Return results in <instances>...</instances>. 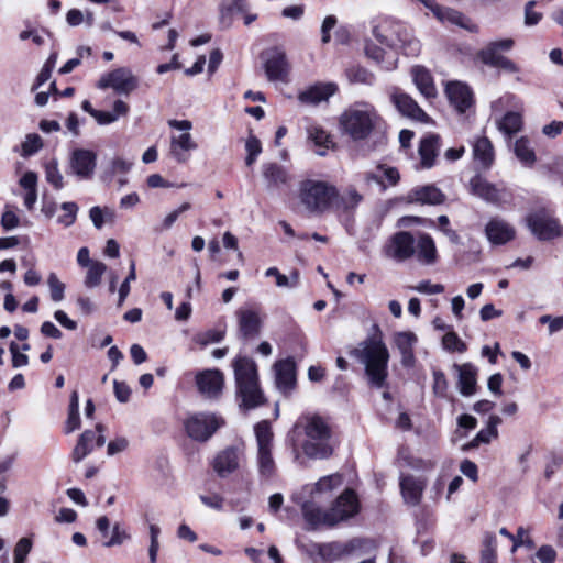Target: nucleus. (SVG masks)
<instances>
[{"instance_id": "nucleus-1", "label": "nucleus", "mask_w": 563, "mask_h": 563, "mask_svg": "<svg viewBox=\"0 0 563 563\" xmlns=\"http://www.w3.org/2000/svg\"><path fill=\"white\" fill-rule=\"evenodd\" d=\"M288 439L297 462L301 460L299 449L310 460L329 459L334 451L332 429L328 421L319 415L301 416L288 434Z\"/></svg>"}, {"instance_id": "nucleus-2", "label": "nucleus", "mask_w": 563, "mask_h": 563, "mask_svg": "<svg viewBox=\"0 0 563 563\" xmlns=\"http://www.w3.org/2000/svg\"><path fill=\"white\" fill-rule=\"evenodd\" d=\"M372 330V333L361 341L350 354L364 366L368 385L380 389L387 383L390 354L379 327L374 324Z\"/></svg>"}, {"instance_id": "nucleus-3", "label": "nucleus", "mask_w": 563, "mask_h": 563, "mask_svg": "<svg viewBox=\"0 0 563 563\" xmlns=\"http://www.w3.org/2000/svg\"><path fill=\"white\" fill-rule=\"evenodd\" d=\"M379 121L380 117L374 106L355 102L341 113L339 129L342 135L353 141H363L372 134Z\"/></svg>"}, {"instance_id": "nucleus-4", "label": "nucleus", "mask_w": 563, "mask_h": 563, "mask_svg": "<svg viewBox=\"0 0 563 563\" xmlns=\"http://www.w3.org/2000/svg\"><path fill=\"white\" fill-rule=\"evenodd\" d=\"M358 508L356 495L353 490L346 489L329 510H322L312 504H305L303 516L307 522L313 527L320 525L334 526L356 515Z\"/></svg>"}, {"instance_id": "nucleus-5", "label": "nucleus", "mask_w": 563, "mask_h": 563, "mask_svg": "<svg viewBox=\"0 0 563 563\" xmlns=\"http://www.w3.org/2000/svg\"><path fill=\"white\" fill-rule=\"evenodd\" d=\"M373 35L380 44L394 49L400 48L407 56H418L421 51L420 41L398 22L386 21L375 26Z\"/></svg>"}, {"instance_id": "nucleus-6", "label": "nucleus", "mask_w": 563, "mask_h": 563, "mask_svg": "<svg viewBox=\"0 0 563 563\" xmlns=\"http://www.w3.org/2000/svg\"><path fill=\"white\" fill-rule=\"evenodd\" d=\"M338 197L339 191L335 186L327 181L306 179L299 185V201L312 213H323Z\"/></svg>"}, {"instance_id": "nucleus-7", "label": "nucleus", "mask_w": 563, "mask_h": 563, "mask_svg": "<svg viewBox=\"0 0 563 563\" xmlns=\"http://www.w3.org/2000/svg\"><path fill=\"white\" fill-rule=\"evenodd\" d=\"M256 440V466L258 474L264 478L275 475L276 463L273 456L274 431L267 420H262L254 426Z\"/></svg>"}, {"instance_id": "nucleus-8", "label": "nucleus", "mask_w": 563, "mask_h": 563, "mask_svg": "<svg viewBox=\"0 0 563 563\" xmlns=\"http://www.w3.org/2000/svg\"><path fill=\"white\" fill-rule=\"evenodd\" d=\"M363 545L364 540L355 538L346 542H311L302 545V549L311 559H313L317 562L332 563L345 556L356 554L363 548Z\"/></svg>"}, {"instance_id": "nucleus-9", "label": "nucleus", "mask_w": 563, "mask_h": 563, "mask_svg": "<svg viewBox=\"0 0 563 563\" xmlns=\"http://www.w3.org/2000/svg\"><path fill=\"white\" fill-rule=\"evenodd\" d=\"M526 224L531 234L539 241H551L563 235L560 220L545 208L531 211L526 217Z\"/></svg>"}, {"instance_id": "nucleus-10", "label": "nucleus", "mask_w": 563, "mask_h": 563, "mask_svg": "<svg viewBox=\"0 0 563 563\" xmlns=\"http://www.w3.org/2000/svg\"><path fill=\"white\" fill-rule=\"evenodd\" d=\"M168 125L181 132L178 135L170 136L169 155L175 162L185 164L190 158V152L198 148L197 142L190 134L192 123L189 120L173 119L168 121Z\"/></svg>"}, {"instance_id": "nucleus-11", "label": "nucleus", "mask_w": 563, "mask_h": 563, "mask_svg": "<svg viewBox=\"0 0 563 563\" xmlns=\"http://www.w3.org/2000/svg\"><path fill=\"white\" fill-rule=\"evenodd\" d=\"M415 238L410 232L394 233L382 247V255L395 263H405L415 256Z\"/></svg>"}, {"instance_id": "nucleus-12", "label": "nucleus", "mask_w": 563, "mask_h": 563, "mask_svg": "<svg viewBox=\"0 0 563 563\" xmlns=\"http://www.w3.org/2000/svg\"><path fill=\"white\" fill-rule=\"evenodd\" d=\"M223 424V419L214 413H194L185 421L184 427L189 438L205 442Z\"/></svg>"}, {"instance_id": "nucleus-13", "label": "nucleus", "mask_w": 563, "mask_h": 563, "mask_svg": "<svg viewBox=\"0 0 563 563\" xmlns=\"http://www.w3.org/2000/svg\"><path fill=\"white\" fill-rule=\"evenodd\" d=\"M139 87V78L129 67H118L104 73L97 82V88L112 89L118 95L129 96Z\"/></svg>"}, {"instance_id": "nucleus-14", "label": "nucleus", "mask_w": 563, "mask_h": 563, "mask_svg": "<svg viewBox=\"0 0 563 563\" xmlns=\"http://www.w3.org/2000/svg\"><path fill=\"white\" fill-rule=\"evenodd\" d=\"M97 155L95 152L85 148H76L71 152L69 167L74 175L81 179H89L95 173Z\"/></svg>"}, {"instance_id": "nucleus-15", "label": "nucleus", "mask_w": 563, "mask_h": 563, "mask_svg": "<svg viewBox=\"0 0 563 563\" xmlns=\"http://www.w3.org/2000/svg\"><path fill=\"white\" fill-rule=\"evenodd\" d=\"M104 428L102 424L96 426V431L86 430L82 432L71 452V459L75 463L82 461L91 451L92 443L96 442L97 446H102L106 443L103 435Z\"/></svg>"}, {"instance_id": "nucleus-16", "label": "nucleus", "mask_w": 563, "mask_h": 563, "mask_svg": "<svg viewBox=\"0 0 563 563\" xmlns=\"http://www.w3.org/2000/svg\"><path fill=\"white\" fill-rule=\"evenodd\" d=\"M199 391L208 398H217L223 388V374L218 369H206L196 375Z\"/></svg>"}, {"instance_id": "nucleus-17", "label": "nucleus", "mask_w": 563, "mask_h": 563, "mask_svg": "<svg viewBox=\"0 0 563 563\" xmlns=\"http://www.w3.org/2000/svg\"><path fill=\"white\" fill-rule=\"evenodd\" d=\"M485 234L492 244L503 245L515 239L516 230L506 220L493 218L485 227Z\"/></svg>"}, {"instance_id": "nucleus-18", "label": "nucleus", "mask_w": 563, "mask_h": 563, "mask_svg": "<svg viewBox=\"0 0 563 563\" xmlns=\"http://www.w3.org/2000/svg\"><path fill=\"white\" fill-rule=\"evenodd\" d=\"M275 384L279 391L287 395L296 385L295 363L291 358L280 360L274 365Z\"/></svg>"}, {"instance_id": "nucleus-19", "label": "nucleus", "mask_w": 563, "mask_h": 563, "mask_svg": "<svg viewBox=\"0 0 563 563\" xmlns=\"http://www.w3.org/2000/svg\"><path fill=\"white\" fill-rule=\"evenodd\" d=\"M450 103L460 112L464 113L473 106V93L470 87L460 81L448 84L445 89Z\"/></svg>"}, {"instance_id": "nucleus-20", "label": "nucleus", "mask_w": 563, "mask_h": 563, "mask_svg": "<svg viewBox=\"0 0 563 563\" xmlns=\"http://www.w3.org/2000/svg\"><path fill=\"white\" fill-rule=\"evenodd\" d=\"M240 466V454L239 450L233 446L225 448L220 451L213 459L212 467L213 471L220 477H227L228 475L235 472Z\"/></svg>"}, {"instance_id": "nucleus-21", "label": "nucleus", "mask_w": 563, "mask_h": 563, "mask_svg": "<svg viewBox=\"0 0 563 563\" xmlns=\"http://www.w3.org/2000/svg\"><path fill=\"white\" fill-rule=\"evenodd\" d=\"M391 101L402 115L423 123L429 121V115L409 95L396 91L391 95Z\"/></svg>"}, {"instance_id": "nucleus-22", "label": "nucleus", "mask_w": 563, "mask_h": 563, "mask_svg": "<svg viewBox=\"0 0 563 563\" xmlns=\"http://www.w3.org/2000/svg\"><path fill=\"white\" fill-rule=\"evenodd\" d=\"M471 192L487 202L500 203L505 198V190L498 189L481 176H474L470 180Z\"/></svg>"}, {"instance_id": "nucleus-23", "label": "nucleus", "mask_w": 563, "mask_h": 563, "mask_svg": "<svg viewBox=\"0 0 563 563\" xmlns=\"http://www.w3.org/2000/svg\"><path fill=\"white\" fill-rule=\"evenodd\" d=\"M239 335L244 340L255 339L261 331V319L256 311L240 309L236 312Z\"/></svg>"}, {"instance_id": "nucleus-24", "label": "nucleus", "mask_w": 563, "mask_h": 563, "mask_svg": "<svg viewBox=\"0 0 563 563\" xmlns=\"http://www.w3.org/2000/svg\"><path fill=\"white\" fill-rule=\"evenodd\" d=\"M232 367L236 386L258 380L257 367L251 357L236 356L232 361Z\"/></svg>"}, {"instance_id": "nucleus-25", "label": "nucleus", "mask_w": 563, "mask_h": 563, "mask_svg": "<svg viewBox=\"0 0 563 563\" xmlns=\"http://www.w3.org/2000/svg\"><path fill=\"white\" fill-rule=\"evenodd\" d=\"M236 396L240 400V407L246 410L254 409L265 401L258 380L236 386Z\"/></svg>"}, {"instance_id": "nucleus-26", "label": "nucleus", "mask_w": 563, "mask_h": 563, "mask_svg": "<svg viewBox=\"0 0 563 563\" xmlns=\"http://www.w3.org/2000/svg\"><path fill=\"white\" fill-rule=\"evenodd\" d=\"M418 338L413 332L404 331L395 334V344L401 355V364L404 367L411 368L416 364L415 345Z\"/></svg>"}, {"instance_id": "nucleus-27", "label": "nucleus", "mask_w": 563, "mask_h": 563, "mask_svg": "<svg viewBox=\"0 0 563 563\" xmlns=\"http://www.w3.org/2000/svg\"><path fill=\"white\" fill-rule=\"evenodd\" d=\"M471 145L474 161L483 168H489L495 159V151L490 140L484 135L476 136Z\"/></svg>"}, {"instance_id": "nucleus-28", "label": "nucleus", "mask_w": 563, "mask_h": 563, "mask_svg": "<svg viewBox=\"0 0 563 563\" xmlns=\"http://www.w3.org/2000/svg\"><path fill=\"white\" fill-rule=\"evenodd\" d=\"M415 256L421 265L431 266L438 262V251L433 239L426 233L419 235L415 242Z\"/></svg>"}, {"instance_id": "nucleus-29", "label": "nucleus", "mask_w": 563, "mask_h": 563, "mask_svg": "<svg viewBox=\"0 0 563 563\" xmlns=\"http://www.w3.org/2000/svg\"><path fill=\"white\" fill-rule=\"evenodd\" d=\"M426 482L412 475L402 476L400 479L401 495L406 504L417 506L422 497Z\"/></svg>"}, {"instance_id": "nucleus-30", "label": "nucleus", "mask_w": 563, "mask_h": 563, "mask_svg": "<svg viewBox=\"0 0 563 563\" xmlns=\"http://www.w3.org/2000/svg\"><path fill=\"white\" fill-rule=\"evenodd\" d=\"M336 90L338 86L334 82L317 84L300 92L298 98L302 103L318 104L328 100Z\"/></svg>"}, {"instance_id": "nucleus-31", "label": "nucleus", "mask_w": 563, "mask_h": 563, "mask_svg": "<svg viewBox=\"0 0 563 563\" xmlns=\"http://www.w3.org/2000/svg\"><path fill=\"white\" fill-rule=\"evenodd\" d=\"M441 139L437 134L424 136L419 144L420 165L422 168H431L438 156Z\"/></svg>"}, {"instance_id": "nucleus-32", "label": "nucleus", "mask_w": 563, "mask_h": 563, "mask_svg": "<svg viewBox=\"0 0 563 563\" xmlns=\"http://www.w3.org/2000/svg\"><path fill=\"white\" fill-rule=\"evenodd\" d=\"M265 73L271 81H285L288 73L285 54L273 51L265 62Z\"/></svg>"}, {"instance_id": "nucleus-33", "label": "nucleus", "mask_w": 563, "mask_h": 563, "mask_svg": "<svg viewBox=\"0 0 563 563\" xmlns=\"http://www.w3.org/2000/svg\"><path fill=\"white\" fill-rule=\"evenodd\" d=\"M501 423V418L498 416H490L487 421L486 428L479 430L475 438L462 446L463 451H468L478 448L481 444H488L498 438L497 427Z\"/></svg>"}, {"instance_id": "nucleus-34", "label": "nucleus", "mask_w": 563, "mask_h": 563, "mask_svg": "<svg viewBox=\"0 0 563 563\" xmlns=\"http://www.w3.org/2000/svg\"><path fill=\"white\" fill-rule=\"evenodd\" d=\"M454 368L459 374L457 387L460 393L466 397L474 395L476 391V367L471 363H465L462 365H454Z\"/></svg>"}, {"instance_id": "nucleus-35", "label": "nucleus", "mask_w": 563, "mask_h": 563, "mask_svg": "<svg viewBox=\"0 0 563 563\" xmlns=\"http://www.w3.org/2000/svg\"><path fill=\"white\" fill-rule=\"evenodd\" d=\"M411 75L416 87L424 98L431 99L437 96V88L428 69L416 66L412 68Z\"/></svg>"}, {"instance_id": "nucleus-36", "label": "nucleus", "mask_w": 563, "mask_h": 563, "mask_svg": "<svg viewBox=\"0 0 563 563\" xmlns=\"http://www.w3.org/2000/svg\"><path fill=\"white\" fill-rule=\"evenodd\" d=\"M408 197L411 202L422 205H440L444 201V195L432 185L417 187L409 192Z\"/></svg>"}, {"instance_id": "nucleus-37", "label": "nucleus", "mask_w": 563, "mask_h": 563, "mask_svg": "<svg viewBox=\"0 0 563 563\" xmlns=\"http://www.w3.org/2000/svg\"><path fill=\"white\" fill-rule=\"evenodd\" d=\"M262 173L268 189L279 188L289 180L287 170L276 163L264 164Z\"/></svg>"}, {"instance_id": "nucleus-38", "label": "nucleus", "mask_w": 563, "mask_h": 563, "mask_svg": "<svg viewBox=\"0 0 563 563\" xmlns=\"http://www.w3.org/2000/svg\"><path fill=\"white\" fill-rule=\"evenodd\" d=\"M20 186L25 190L23 197L24 206L27 210H32L37 200V175L34 172H26L19 181Z\"/></svg>"}, {"instance_id": "nucleus-39", "label": "nucleus", "mask_w": 563, "mask_h": 563, "mask_svg": "<svg viewBox=\"0 0 563 563\" xmlns=\"http://www.w3.org/2000/svg\"><path fill=\"white\" fill-rule=\"evenodd\" d=\"M129 110V106L124 101L118 99L113 102L112 112L97 110L93 112V119L98 124L107 125L115 122L120 117L126 115Z\"/></svg>"}, {"instance_id": "nucleus-40", "label": "nucleus", "mask_w": 563, "mask_h": 563, "mask_svg": "<svg viewBox=\"0 0 563 563\" xmlns=\"http://www.w3.org/2000/svg\"><path fill=\"white\" fill-rule=\"evenodd\" d=\"M514 152L516 157L526 167H532L534 165L537 156L527 137H520L515 142Z\"/></svg>"}, {"instance_id": "nucleus-41", "label": "nucleus", "mask_w": 563, "mask_h": 563, "mask_svg": "<svg viewBox=\"0 0 563 563\" xmlns=\"http://www.w3.org/2000/svg\"><path fill=\"white\" fill-rule=\"evenodd\" d=\"M86 268L87 272L85 275L84 285L89 289L98 287L101 284L102 276L107 271L106 264L100 261H95Z\"/></svg>"}, {"instance_id": "nucleus-42", "label": "nucleus", "mask_w": 563, "mask_h": 563, "mask_svg": "<svg viewBox=\"0 0 563 563\" xmlns=\"http://www.w3.org/2000/svg\"><path fill=\"white\" fill-rule=\"evenodd\" d=\"M433 14L441 22H449L461 27H467L468 19L463 13L454 9L439 5Z\"/></svg>"}, {"instance_id": "nucleus-43", "label": "nucleus", "mask_w": 563, "mask_h": 563, "mask_svg": "<svg viewBox=\"0 0 563 563\" xmlns=\"http://www.w3.org/2000/svg\"><path fill=\"white\" fill-rule=\"evenodd\" d=\"M343 484V477L340 474H331L320 478L312 490V496H319L339 488Z\"/></svg>"}, {"instance_id": "nucleus-44", "label": "nucleus", "mask_w": 563, "mask_h": 563, "mask_svg": "<svg viewBox=\"0 0 563 563\" xmlns=\"http://www.w3.org/2000/svg\"><path fill=\"white\" fill-rule=\"evenodd\" d=\"M309 137L318 147H320L316 151L319 156L325 155V150L333 145L330 135L324 130L317 126L309 129Z\"/></svg>"}, {"instance_id": "nucleus-45", "label": "nucleus", "mask_w": 563, "mask_h": 563, "mask_svg": "<svg viewBox=\"0 0 563 563\" xmlns=\"http://www.w3.org/2000/svg\"><path fill=\"white\" fill-rule=\"evenodd\" d=\"M522 125L521 115L517 112H507L498 122V128L501 132L511 135L517 133Z\"/></svg>"}, {"instance_id": "nucleus-46", "label": "nucleus", "mask_w": 563, "mask_h": 563, "mask_svg": "<svg viewBox=\"0 0 563 563\" xmlns=\"http://www.w3.org/2000/svg\"><path fill=\"white\" fill-rule=\"evenodd\" d=\"M362 199L363 196L354 187H350L335 200H338L339 208L347 211L356 208Z\"/></svg>"}, {"instance_id": "nucleus-47", "label": "nucleus", "mask_w": 563, "mask_h": 563, "mask_svg": "<svg viewBox=\"0 0 563 563\" xmlns=\"http://www.w3.org/2000/svg\"><path fill=\"white\" fill-rule=\"evenodd\" d=\"M60 214L57 217V222L65 228L73 225L77 219L78 206L76 202H63L59 207Z\"/></svg>"}, {"instance_id": "nucleus-48", "label": "nucleus", "mask_w": 563, "mask_h": 563, "mask_svg": "<svg viewBox=\"0 0 563 563\" xmlns=\"http://www.w3.org/2000/svg\"><path fill=\"white\" fill-rule=\"evenodd\" d=\"M161 527L156 523H148V536H150V545H148V560L150 563H156L158 558V551L161 548L159 544V536H161Z\"/></svg>"}, {"instance_id": "nucleus-49", "label": "nucleus", "mask_w": 563, "mask_h": 563, "mask_svg": "<svg viewBox=\"0 0 563 563\" xmlns=\"http://www.w3.org/2000/svg\"><path fill=\"white\" fill-rule=\"evenodd\" d=\"M161 527L156 523H148V536H150V545H148V560L150 563H156L158 558V551L161 548L159 544V536H161Z\"/></svg>"}, {"instance_id": "nucleus-50", "label": "nucleus", "mask_w": 563, "mask_h": 563, "mask_svg": "<svg viewBox=\"0 0 563 563\" xmlns=\"http://www.w3.org/2000/svg\"><path fill=\"white\" fill-rule=\"evenodd\" d=\"M45 178L57 190L64 187V177L56 159H51L45 164Z\"/></svg>"}, {"instance_id": "nucleus-51", "label": "nucleus", "mask_w": 563, "mask_h": 563, "mask_svg": "<svg viewBox=\"0 0 563 563\" xmlns=\"http://www.w3.org/2000/svg\"><path fill=\"white\" fill-rule=\"evenodd\" d=\"M47 286L51 292V299L54 302H60L65 298L66 286L62 283L56 273H49L47 276Z\"/></svg>"}, {"instance_id": "nucleus-52", "label": "nucleus", "mask_w": 563, "mask_h": 563, "mask_svg": "<svg viewBox=\"0 0 563 563\" xmlns=\"http://www.w3.org/2000/svg\"><path fill=\"white\" fill-rule=\"evenodd\" d=\"M131 536L128 531L121 526V523L115 522L112 526L111 536L108 540L103 541L102 545L104 548H111L123 544L125 541L130 540Z\"/></svg>"}, {"instance_id": "nucleus-53", "label": "nucleus", "mask_w": 563, "mask_h": 563, "mask_svg": "<svg viewBox=\"0 0 563 563\" xmlns=\"http://www.w3.org/2000/svg\"><path fill=\"white\" fill-rule=\"evenodd\" d=\"M346 77L350 80V82H354V84L371 85L374 80L373 74L361 66H352V67L347 68Z\"/></svg>"}, {"instance_id": "nucleus-54", "label": "nucleus", "mask_w": 563, "mask_h": 563, "mask_svg": "<svg viewBox=\"0 0 563 563\" xmlns=\"http://www.w3.org/2000/svg\"><path fill=\"white\" fill-rule=\"evenodd\" d=\"M43 146L42 139L38 134L32 133L25 136L21 145L22 156L27 157L38 152Z\"/></svg>"}, {"instance_id": "nucleus-55", "label": "nucleus", "mask_w": 563, "mask_h": 563, "mask_svg": "<svg viewBox=\"0 0 563 563\" xmlns=\"http://www.w3.org/2000/svg\"><path fill=\"white\" fill-rule=\"evenodd\" d=\"M481 563H496V538L493 534H486L484 538Z\"/></svg>"}, {"instance_id": "nucleus-56", "label": "nucleus", "mask_w": 563, "mask_h": 563, "mask_svg": "<svg viewBox=\"0 0 563 563\" xmlns=\"http://www.w3.org/2000/svg\"><path fill=\"white\" fill-rule=\"evenodd\" d=\"M442 345L450 352L463 353L466 351V344L455 332H448L442 339Z\"/></svg>"}, {"instance_id": "nucleus-57", "label": "nucleus", "mask_w": 563, "mask_h": 563, "mask_svg": "<svg viewBox=\"0 0 563 563\" xmlns=\"http://www.w3.org/2000/svg\"><path fill=\"white\" fill-rule=\"evenodd\" d=\"M132 165V162L117 156L111 159L108 173L111 177L115 175H126L131 170Z\"/></svg>"}, {"instance_id": "nucleus-58", "label": "nucleus", "mask_w": 563, "mask_h": 563, "mask_svg": "<svg viewBox=\"0 0 563 563\" xmlns=\"http://www.w3.org/2000/svg\"><path fill=\"white\" fill-rule=\"evenodd\" d=\"M191 208L190 202H183L178 208L174 209L165 216L162 221V229L168 230L177 221V219Z\"/></svg>"}, {"instance_id": "nucleus-59", "label": "nucleus", "mask_w": 563, "mask_h": 563, "mask_svg": "<svg viewBox=\"0 0 563 563\" xmlns=\"http://www.w3.org/2000/svg\"><path fill=\"white\" fill-rule=\"evenodd\" d=\"M504 56L496 49H494V46L486 45L483 49L478 53V58L484 63L485 65H489L495 67L499 59Z\"/></svg>"}, {"instance_id": "nucleus-60", "label": "nucleus", "mask_w": 563, "mask_h": 563, "mask_svg": "<svg viewBox=\"0 0 563 563\" xmlns=\"http://www.w3.org/2000/svg\"><path fill=\"white\" fill-rule=\"evenodd\" d=\"M377 172H379L382 179H384L385 187L386 186H395L400 178L399 172L396 167H391V166H387V165H378Z\"/></svg>"}, {"instance_id": "nucleus-61", "label": "nucleus", "mask_w": 563, "mask_h": 563, "mask_svg": "<svg viewBox=\"0 0 563 563\" xmlns=\"http://www.w3.org/2000/svg\"><path fill=\"white\" fill-rule=\"evenodd\" d=\"M249 4L246 0H223L221 3V12L224 13H245Z\"/></svg>"}, {"instance_id": "nucleus-62", "label": "nucleus", "mask_w": 563, "mask_h": 563, "mask_svg": "<svg viewBox=\"0 0 563 563\" xmlns=\"http://www.w3.org/2000/svg\"><path fill=\"white\" fill-rule=\"evenodd\" d=\"M31 548L32 542L29 538L20 539L14 548V563H24Z\"/></svg>"}, {"instance_id": "nucleus-63", "label": "nucleus", "mask_w": 563, "mask_h": 563, "mask_svg": "<svg viewBox=\"0 0 563 563\" xmlns=\"http://www.w3.org/2000/svg\"><path fill=\"white\" fill-rule=\"evenodd\" d=\"M224 338V332L216 329L208 330L199 333L196 336V341L201 345H208L210 343H218Z\"/></svg>"}, {"instance_id": "nucleus-64", "label": "nucleus", "mask_w": 563, "mask_h": 563, "mask_svg": "<svg viewBox=\"0 0 563 563\" xmlns=\"http://www.w3.org/2000/svg\"><path fill=\"white\" fill-rule=\"evenodd\" d=\"M411 289L424 295H435L442 294L444 291V286L442 284H432L430 280H422L411 287Z\"/></svg>"}]
</instances>
